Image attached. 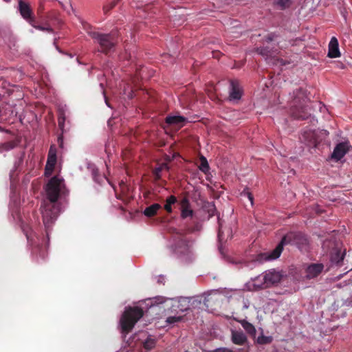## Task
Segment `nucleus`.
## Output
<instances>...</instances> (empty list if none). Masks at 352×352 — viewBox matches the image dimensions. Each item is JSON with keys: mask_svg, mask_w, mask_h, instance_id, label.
<instances>
[{"mask_svg": "<svg viewBox=\"0 0 352 352\" xmlns=\"http://www.w3.org/2000/svg\"><path fill=\"white\" fill-rule=\"evenodd\" d=\"M64 180L58 176L52 177L45 187V192L49 203L45 204L42 210L43 223L47 224L52 222L58 215L60 209L57 201L65 190Z\"/></svg>", "mask_w": 352, "mask_h": 352, "instance_id": "f257e3e1", "label": "nucleus"}, {"mask_svg": "<svg viewBox=\"0 0 352 352\" xmlns=\"http://www.w3.org/2000/svg\"><path fill=\"white\" fill-rule=\"evenodd\" d=\"M307 97L306 91L301 87L296 88L289 94L288 104L289 114L296 120H304L309 118L311 113L309 111Z\"/></svg>", "mask_w": 352, "mask_h": 352, "instance_id": "f03ea898", "label": "nucleus"}, {"mask_svg": "<svg viewBox=\"0 0 352 352\" xmlns=\"http://www.w3.org/2000/svg\"><path fill=\"white\" fill-rule=\"evenodd\" d=\"M307 239L301 232H290L285 234L277 246L270 252L261 253L257 255L256 261L262 263L278 258L283 250V246L287 244H306Z\"/></svg>", "mask_w": 352, "mask_h": 352, "instance_id": "7ed1b4c3", "label": "nucleus"}, {"mask_svg": "<svg viewBox=\"0 0 352 352\" xmlns=\"http://www.w3.org/2000/svg\"><path fill=\"white\" fill-rule=\"evenodd\" d=\"M144 316V311L138 307H126L122 314L120 324L122 333L128 334L137 322Z\"/></svg>", "mask_w": 352, "mask_h": 352, "instance_id": "20e7f679", "label": "nucleus"}, {"mask_svg": "<svg viewBox=\"0 0 352 352\" xmlns=\"http://www.w3.org/2000/svg\"><path fill=\"white\" fill-rule=\"evenodd\" d=\"M89 35L99 45L98 52L108 54L114 50L118 43V38L115 33L103 34L98 32H89Z\"/></svg>", "mask_w": 352, "mask_h": 352, "instance_id": "39448f33", "label": "nucleus"}, {"mask_svg": "<svg viewBox=\"0 0 352 352\" xmlns=\"http://www.w3.org/2000/svg\"><path fill=\"white\" fill-rule=\"evenodd\" d=\"M283 277L280 272L274 269L265 271L254 279L255 285L262 289L268 288L280 283Z\"/></svg>", "mask_w": 352, "mask_h": 352, "instance_id": "423d86ee", "label": "nucleus"}, {"mask_svg": "<svg viewBox=\"0 0 352 352\" xmlns=\"http://www.w3.org/2000/svg\"><path fill=\"white\" fill-rule=\"evenodd\" d=\"M175 250L180 254H184L188 250L189 241L186 237V234L176 231L173 234Z\"/></svg>", "mask_w": 352, "mask_h": 352, "instance_id": "0eeeda50", "label": "nucleus"}, {"mask_svg": "<svg viewBox=\"0 0 352 352\" xmlns=\"http://www.w3.org/2000/svg\"><path fill=\"white\" fill-rule=\"evenodd\" d=\"M56 164V148L54 145H52L50 148L47 160L45 165V175L50 176L52 175L55 165Z\"/></svg>", "mask_w": 352, "mask_h": 352, "instance_id": "6e6552de", "label": "nucleus"}, {"mask_svg": "<svg viewBox=\"0 0 352 352\" xmlns=\"http://www.w3.org/2000/svg\"><path fill=\"white\" fill-rule=\"evenodd\" d=\"M351 147V146L347 141L338 143L334 148L331 154V158L336 161L340 160L349 151Z\"/></svg>", "mask_w": 352, "mask_h": 352, "instance_id": "1a4fd4ad", "label": "nucleus"}, {"mask_svg": "<svg viewBox=\"0 0 352 352\" xmlns=\"http://www.w3.org/2000/svg\"><path fill=\"white\" fill-rule=\"evenodd\" d=\"M243 94V90L239 82L237 80H230V87L229 94V100H239L241 99Z\"/></svg>", "mask_w": 352, "mask_h": 352, "instance_id": "9d476101", "label": "nucleus"}, {"mask_svg": "<svg viewBox=\"0 0 352 352\" xmlns=\"http://www.w3.org/2000/svg\"><path fill=\"white\" fill-rule=\"evenodd\" d=\"M19 12L22 17L25 19L30 24V21L35 20L32 16V11L30 6L22 0H19Z\"/></svg>", "mask_w": 352, "mask_h": 352, "instance_id": "9b49d317", "label": "nucleus"}, {"mask_svg": "<svg viewBox=\"0 0 352 352\" xmlns=\"http://www.w3.org/2000/svg\"><path fill=\"white\" fill-rule=\"evenodd\" d=\"M181 207V217L182 219H186L191 217L193 215V210L190 208V204L187 197H184L179 201Z\"/></svg>", "mask_w": 352, "mask_h": 352, "instance_id": "f8f14e48", "label": "nucleus"}, {"mask_svg": "<svg viewBox=\"0 0 352 352\" xmlns=\"http://www.w3.org/2000/svg\"><path fill=\"white\" fill-rule=\"evenodd\" d=\"M322 264H311L306 270V277L309 279L318 276L323 270Z\"/></svg>", "mask_w": 352, "mask_h": 352, "instance_id": "ddd939ff", "label": "nucleus"}, {"mask_svg": "<svg viewBox=\"0 0 352 352\" xmlns=\"http://www.w3.org/2000/svg\"><path fill=\"white\" fill-rule=\"evenodd\" d=\"M328 56L329 58H338L340 56L338 41L336 37H332L329 43Z\"/></svg>", "mask_w": 352, "mask_h": 352, "instance_id": "4468645a", "label": "nucleus"}, {"mask_svg": "<svg viewBox=\"0 0 352 352\" xmlns=\"http://www.w3.org/2000/svg\"><path fill=\"white\" fill-rule=\"evenodd\" d=\"M186 118L182 116H168L166 118V122L172 126L182 127L184 126Z\"/></svg>", "mask_w": 352, "mask_h": 352, "instance_id": "2eb2a0df", "label": "nucleus"}, {"mask_svg": "<svg viewBox=\"0 0 352 352\" xmlns=\"http://www.w3.org/2000/svg\"><path fill=\"white\" fill-rule=\"evenodd\" d=\"M21 141V138L18 137L14 140L8 141L0 144V153L9 151L16 148Z\"/></svg>", "mask_w": 352, "mask_h": 352, "instance_id": "dca6fc26", "label": "nucleus"}, {"mask_svg": "<svg viewBox=\"0 0 352 352\" xmlns=\"http://www.w3.org/2000/svg\"><path fill=\"white\" fill-rule=\"evenodd\" d=\"M346 252L344 250L343 252L339 249H335L331 254V260L338 266L342 265V261L344 258Z\"/></svg>", "mask_w": 352, "mask_h": 352, "instance_id": "f3484780", "label": "nucleus"}, {"mask_svg": "<svg viewBox=\"0 0 352 352\" xmlns=\"http://www.w3.org/2000/svg\"><path fill=\"white\" fill-rule=\"evenodd\" d=\"M232 340L234 344L239 345H242L247 342L245 335L241 331H232Z\"/></svg>", "mask_w": 352, "mask_h": 352, "instance_id": "a211bd4d", "label": "nucleus"}, {"mask_svg": "<svg viewBox=\"0 0 352 352\" xmlns=\"http://www.w3.org/2000/svg\"><path fill=\"white\" fill-rule=\"evenodd\" d=\"M159 204H153L151 206L146 207L144 210V214L148 217H152L157 214V212L161 208Z\"/></svg>", "mask_w": 352, "mask_h": 352, "instance_id": "6ab92c4d", "label": "nucleus"}, {"mask_svg": "<svg viewBox=\"0 0 352 352\" xmlns=\"http://www.w3.org/2000/svg\"><path fill=\"white\" fill-rule=\"evenodd\" d=\"M239 322L248 333L254 335L256 333L255 327L252 324L250 323L245 320H242L239 321Z\"/></svg>", "mask_w": 352, "mask_h": 352, "instance_id": "aec40b11", "label": "nucleus"}, {"mask_svg": "<svg viewBox=\"0 0 352 352\" xmlns=\"http://www.w3.org/2000/svg\"><path fill=\"white\" fill-rule=\"evenodd\" d=\"M199 162H200V164L199 166V170L204 173H208L210 169V166H209L207 159L204 156L201 155L199 157Z\"/></svg>", "mask_w": 352, "mask_h": 352, "instance_id": "412c9836", "label": "nucleus"}, {"mask_svg": "<svg viewBox=\"0 0 352 352\" xmlns=\"http://www.w3.org/2000/svg\"><path fill=\"white\" fill-rule=\"evenodd\" d=\"M30 25L36 28V30H41V31H46L49 33H52L54 32L53 29L50 26H42L36 25L35 20L30 21Z\"/></svg>", "mask_w": 352, "mask_h": 352, "instance_id": "4be33fe9", "label": "nucleus"}, {"mask_svg": "<svg viewBox=\"0 0 352 352\" xmlns=\"http://www.w3.org/2000/svg\"><path fill=\"white\" fill-rule=\"evenodd\" d=\"M302 140L311 144L314 142V133L311 131H305L302 135Z\"/></svg>", "mask_w": 352, "mask_h": 352, "instance_id": "5701e85b", "label": "nucleus"}, {"mask_svg": "<svg viewBox=\"0 0 352 352\" xmlns=\"http://www.w3.org/2000/svg\"><path fill=\"white\" fill-rule=\"evenodd\" d=\"M155 340L151 338H148L144 342V347L147 350H151L155 346Z\"/></svg>", "mask_w": 352, "mask_h": 352, "instance_id": "b1692460", "label": "nucleus"}, {"mask_svg": "<svg viewBox=\"0 0 352 352\" xmlns=\"http://www.w3.org/2000/svg\"><path fill=\"white\" fill-rule=\"evenodd\" d=\"M37 248L39 250V255L42 258H45L47 255V245L45 244L43 245V244H37Z\"/></svg>", "mask_w": 352, "mask_h": 352, "instance_id": "393cba45", "label": "nucleus"}, {"mask_svg": "<svg viewBox=\"0 0 352 352\" xmlns=\"http://www.w3.org/2000/svg\"><path fill=\"white\" fill-rule=\"evenodd\" d=\"M178 303L177 307L180 311H184L189 309L188 301L186 299L183 298L180 300Z\"/></svg>", "mask_w": 352, "mask_h": 352, "instance_id": "a878e982", "label": "nucleus"}, {"mask_svg": "<svg viewBox=\"0 0 352 352\" xmlns=\"http://www.w3.org/2000/svg\"><path fill=\"white\" fill-rule=\"evenodd\" d=\"M272 338L271 336H261L257 338L258 343L261 344H270L272 342Z\"/></svg>", "mask_w": 352, "mask_h": 352, "instance_id": "bb28decb", "label": "nucleus"}, {"mask_svg": "<svg viewBox=\"0 0 352 352\" xmlns=\"http://www.w3.org/2000/svg\"><path fill=\"white\" fill-rule=\"evenodd\" d=\"M65 122V116L64 113H61L58 118V124L59 129L61 131L62 133H63L65 131V129H64Z\"/></svg>", "mask_w": 352, "mask_h": 352, "instance_id": "cd10ccee", "label": "nucleus"}, {"mask_svg": "<svg viewBox=\"0 0 352 352\" xmlns=\"http://www.w3.org/2000/svg\"><path fill=\"white\" fill-rule=\"evenodd\" d=\"M116 2L115 1H111L103 6V12L104 14H107L115 6Z\"/></svg>", "mask_w": 352, "mask_h": 352, "instance_id": "c85d7f7f", "label": "nucleus"}, {"mask_svg": "<svg viewBox=\"0 0 352 352\" xmlns=\"http://www.w3.org/2000/svg\"><path fill=\"white\" fill-rule=\"evenodd\" d=\"M292 3L291 0H278L277 1V5L282 9L284 10L287 8H289Z\"/></svg>", "mask_w": 352, "mask_h": 352, "instance_id": "c756f323", "label": "nucleus"}, {"mask_svg": "<svg viewBox=\"0 0 352 352\" xmlns=\"http://www.w3.org/2000/svg\"><path fill=\"white\" fill-rule=\"evenodd\" d=\"M241 195L242 197H247L251 202V204L253 205L254 197L252 194L249 191L248 188H245Z\"/></svg>", "mask_w": 352, "mask_h": 352, "instance_id": "7c9ffc66", "label": "nucleus"}, {"mask_svg": "<svg viewBox=\"0 0 352 352\" xmlns=\"http://www.w3.org/2000/svg\"><path fill=\"white\" fill-rule=\"evenodd\" d=\"M256 52L262 56H269L271 54L270 51L267 47H258L256 48Z\"/></svg>", "mask_w": 352, "mask_h": 352, "instance_id": "2f4dec72", "label": "nucleus"}, {"mask_svg": "<svg viewBox=\"0 0 352 352\" xmlns=\"http://www.w3.org/2000/svg\"><path fill=\"white\" fill-rule=\"evenodd\" d=\"M183 319L182 316H169L166 319V322L168 324H173L175 322H180Z\"/></svg>", "mask_w": 352, "mask_h": 352, "instance_id": "473e14b6", "label": "nucleus"}, {"mask_svg": "<svg viewBox=\"0 0 352 352\" xmlns=\"http://www.w3.org/2000/svg\"><path fill=\"white\" fill-rule=\"evenodd\" d=\"M277 36H278L276 34L272 32V33L268 34L266 36H265V40L267 43H270V42L274 41Z\"/></svg>", "mask_w": 352, "mask_h": 352, "instance_id": "72a5a7b5", "label": "nucleus"}, {"mask_svg": "<svg viewBox=\"0 0 352 352\" xmlns=\"http://www.w3.org/2000/svg\"><path fill=\"white\" fill-rule=\"evenodd\" d=\"M57 142H58V146L61 148H63V133H62V132L58 137Z\"/></svg>", "mask_w": 352, "mask_h": 352, "instance_id": "f704fd0d", "label": "nucleus"}, {"mask_svg": "<svg viewBox=\"0 0 352 352\" xmlns=\"http://www.w3.org/2000/svg\"><path fill=\"white\" fill-rule=\"evenodd\" d=\"M176 201H177V198H176V197H175L173 195H171L166 199V203L171 204V205L176 203Z\"/></svg>", "mask_w": 352, "mask_h": 352, "instance_id": "c9c22d12", "label": "nucleus"}, {"mask_svg": "<svg viewBox=\"0 0 352 352\" xmlns=\"http://www.w3.org/2000/svg\"><path fill=\"white\" fill-rule=\"evenodd\" d=\"M171 204H169L168 203H166L165 206H164V209L168 212H172V208H171Z\"/></svg>", "mask_w": 352, "mask_h": 352, "instance_id": "e433bc0d", "label": "nucleus"}, {"mask_svg": "<svg viewBox=\"0 0 352 352\" xmlns=\"http://www.w3.org/2000/svg\"><path fill=\"white\" fill-rule=\"evenodd\" d=\"M25 236H26V238H27V240L28 241V242H31V244L33 245L34 244L33 239H31L30 234H28V232H25Z\"/></svg>", "mask_w": 352, "mask_h": 352, "instance_id": "4c0bfd02", "label": "nucleus"}, {"mask_svg": "<svg viewBox=\"0 0 352 352\" xmlns=\"http://www.w3.org/2000/svg\"><path fill=\"white\" fill-rule=\"evenodd\" d=\"M194 231H195V230L193 228H188L186 229L187 233H191V232H193Z\"/></svg>", "mask_w": 352, "mask_h": 352, "instance_id": "58836bf2", "label": "nucleus"}, {"mask_svg": "<svg viewBox=\"0 0 352 352\" xmlns=\"http://www.w3.org/2000/svg\"><path fill=\"white\" fill-rule=\"evenodd\" d=\"M161 170H162V168H156V169L155 170V173H155V174H160V172H161Z\"/></svg>", "mask_w": 352, "mask_h": 352, "instance_id": "ea45409f", "label": "nucleus"}, {"mask_svg": "<svg viewBox=\"0 0 352 352\" xmlns=\"http://www.w3.org/2000/svg\"><path fill=\"white\" fill-rule=\"evenodd\" d=\"M218 351H221L222 352H228V349H219Z\"/></svg>", "mask_w": 352, "mask_h": 352, "instance_id": "a19ab883", "label": "nucleus"}, {"mask_svg": "<svg viewBox=\"0 0 352 352\" xmlns=\"http://www.w3.org/2000/svg\"><path fill=\"white\" fill-rule=\"evenodd\" d=\"M155 179H160V174H155Z\"/></svg>", "mask_w": 352, "mask_h": 352, "instance_id": "79ce46f5", "label": "nucleus"}, {"mask_svg": "<svg viewBox=\"0 0 352 352\" xmlns=\"http://www.w3.org/2000/svg\"><path fill=\"white\" fill-rule=\"evenodd\" d=\"M218 236H219V238H221V230H219Z\"/></svg>", "mask_w": 352, "mask_h": 352, "instance_id": "37998d69", "label": "nucleus"}, {"mask_svg": "<svg viewBox=\"0 0 352 352\" xmlns=\"http://www.w3.org/2000/svg\"><path fill=\"white\" fill-rule=\"evenodd\" d=\"M3 1H6V2H7V3H8V2H10L11 0H3Z\"/></svg>", "mask_w": 352, "mask_h": 352, "instance_id": "c03bdc74", "label": "nucleus"}, {"mask_svg": "<svg viewBox=\"0 0 352 352\" xmlns=\"http://www.w3.org/2000/svg\"><path fill=\"white\" fill-rule=\"evenodd\" d=\"M117 197V199H121L120 196H116Z\"/></svg>", "mask_w": 352, "mask_h": 352, "instance_id": "a18cd8bd", "label": "nucleus"}]
</instances>
